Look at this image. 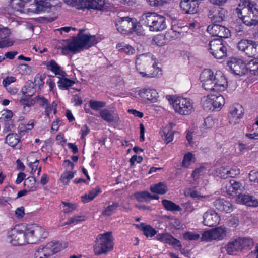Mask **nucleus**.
I'll return each instance as SVG.
<instances>
[{
	"mask_svg": "<svg viewBox=\"0 0 258 258\" xmlns=\"http://www.w3.org/2000/svg\"><path fill=\"white\" fill-rule=\"evenodd\" d=\"M210 97L212 99V101L214 110L216 108H221L224 105L225 100L221 95L216 93L215 94H211Z\"/></svg>",
	"mask_w": 258,
	"mask_h": 258,
	"instance_id": "obj_34",
	"label": "nucleus"
},
{
	"mask_svg": "<svg viewBox=\"0 0 258 258\" xmlns=\"http://www.w3.org/2000/svg\"><path fill=\"white\" fill-rule=\"evenodd\" d=\"M134 197L139 202H148L153 199H159L158 195H151L147 191L137 192L134 194Z\"/></svg>",
	"mask_w": 258,
	"mask_h": 258,
	"instance_id": "obj_26",
	"label": "nucleus"
},
{
	"mask_svg": "<svg viewBox=\"0 0 258 258\" xmlns=\"http://www.w3.org/2000/svg\"><path fill=\"white\" fill-rule=\"evenodd\" d=\"M44 76H42L40 74H37L35 77L33 84L35 87H38V90H40L41 87L43 86L44 84Z\"/></svg>",
	"mask_w": 258,
	"mask_h": 258,
	"instance_id": "obj_51",
	"label": "nucleus"
},
{
	"mask_svg": "<svg viewBox=\"0 0 258 258\" xmlns=\"http://www.w3.org/2000/svg\"><path fill=\"white\" fill-rule=\"evenodd\" d=\"M75 84V82L67 78H60L57 82L58 86L60 89L68 90Z\"/></svg>",
	"mask_w": 258,
	"mask_h": 258,
	"instance_id": "obj_38",
	"label": "nucleus"
},
{
	"mask_svg": "<svg viewBox=\"0 0 258 258\" xmlns=\"http://www.w3.org/2000/svg\"><path fill=\"white\" fill-rule=\"evenodd\" d=\"M162 203L164 208L167 211L174 212L181 210L179 205L176 204L171 201L164 199L162 201Z\"/></svg>",
	"mask_w": 258,
	"mask_h": 258,
	"instance_id": "obj_36",
	"label": "nucleus"
},
{
	"mask_svg": "<svg viewBox=\"0 0 258 258\" xmlns=\"http://www.w3.org/2000/svg\"><path fill=\"white\" fill-rule=\"evenodd\" d=\"M100 114L102 118L108 122H116L119 120L118 114L114 111L104 109L100 112Z\"/></svg>",
	"mask_w": 258,
	"mask_h": 258,
	"instance_id": "obj_24",
	"label": "nucleus"
},
{
	"mask_svg": "<svg viewBox=\"0 0 258 258\" xmlns=\"http://www.w3.org/2000/svg\"><path fill=\"white\" fill-rule=\"evenodd\" d=\"M156 238L157 240L161 242L169 244L171 242V239H173V236L170 234L165 233L157 234Z\"/></svg>",
	"mask_w": 258,
	"mask_h": 258,
	"instance_id": "obj_48",
	"label": "nucleus"
},
{
	"mask_svg": "<svg viewBox=\"0 0 258 258\" xmlns=\"http://www.w3.org/2000/svg\"><path fill=\"white\" fill-rule=\"evenodd\" d=\"M142 230L147 237H153L157 233V231L150 225H145L144 223L141 224Z\"/></svg>",
	"mask_w": 258,
	"mask_h": 258,
	"instance_id": "obj_40",
	"label": "nucleus"
},
{
	"mask_svg": "<svg viewBox=\"0 0 258 258\" xmlns=\"http://www.w3.org/2000/svg\"><path fill=\"white\" fill-rule=\"evenodd\" d=\"M13 113L9 110H4L0 112V121L3 123L12 119Z\"/></svg>",
	"mask_w": 258,
	"mask_h": 258,
	"instance_id": "obj_44",
	"label": "nucleus"
},
{
	"mask_svg": "<svg viewBox=\"0 0 258 258\" xmlns=\"http://www.w3.org/2000/svg\"><path fill=\"white\" fill-rule=\"evenodd\" d=\"M210 96L211 94L206 96H204L201 99V104L203 109L206 111H214V108L212 101V99L211 97H210Z\"/></svg>",
	"mask_w": 258,
	"mask_h": 258,
	"instance_id": "obj_37",
	"label": "nucleus"
},
{
	"mask_svg": "<svg viewBox=\"0 0 258 258\" xmlns=\"http://www.w3.org/2000/svg\"><path fill=\"white\" fill-rule=\"evenodd\" d=\"M235 13L245 25L250 27L258 24V8L255 3L247 1L244 6L240 4Z\"/></svg>",
	"mask_w": 258,
	"mask_h": 258,
	"instance_id": "obj_3",
	"label": "nucleus"
},
{
	"mask_svg": "<svg viewBox=\"0 0 258 258\" xmlns=\"http://www.w3.org/2000/svg\"><path fill=\"white\" fill-rule=\"evenodd\" d=\"M220 216L213 210L206 211L203 215V224L207 226L213 227L219 224Z\"/></svg>",
	"mask_w": 258,
	"mask_h": 258,
	"instance_id": "obj_18",
	"label": "nucleus"
},
{
	"mask_svg": "<svg viewBox=\"0 0 258 258\" xmlns=\"http://www.w3.org/2000/svg\"><path fill=\"white\" fill-rule=\"evenodd\" d=\"M200 79L206 90L223 91L228 86L226 78L220 72L214 74L211 70L205 69L200 74Z\"/></svg>",
	"mask_w": 258,
	"mask_h": 258,
	"instance_id": "obj_2",
	"label": "nucleus"
},
{
	"mask_svg": "<svg viewBox=\"0 0 258 258\" xmlns=\"http://www.w3.org/2000/svg\"><path fill=\"white\" fill-rule=\"evenodd\" d=\"M241 202L250 207H258V199L248 195H241L240 198Z\"/></svg>",
	"mask_w": 258,
	"mask_h": 258,
	"instance_id": "obj_32",
	"label": "nucleus"
},
{
	"mask_svg": "<svg viewBox=\"0 0 258 258\" xmlns=\"http://www.w3.org/2000/svg\"><path fill=\"white\" fill-rule=\"evenodd\" d=\"M244 111L241 105L239 104L232 105L230 108V115H229L230 122L233 121L234 123L238 122V120L243 117Z\"/></svg>",
	"mask_w": 258,
	"mask_h": 258,
	"instance_id": "obj_22",
	"label": "nucleus"
},
{
	"mask_svg": "<svg viewBox=\"0 0 258 258\" xmlns=\"http://www.w3.org/2000/svg\"><path fill=\"white\" fill-rule=\"evenodd\" d=\"M246 65L247 73L249 72L251 75H254V72H256L258 68V62L255 59H251L250 61H247Z\"/></svg>",
	"mask_w": 258,
	"mask_h": 258,
	"instance_id": "obj_46",
	"label": "nucleus"
},
{
	"mask_svg": "<svg viewBox=\"0 0 258 258\" xmlns=\"http://www.w3.org/2000/svg\"><path fill=\"white\" fill-rule=\"evenodd\" d=\"M240 171L239 168L237 167H234L231 168L229 170H227L226 174L227 175L226 177L234 178L240 174Z\"/></svg>",
	"mask_w": 258,
	"mask_h": 258,
	"instance_id": "obj_55",
	"label": "nucleus"
},
{
	"mask_svg": "<svg viewBox=\"0 0 258 258\" xmlns=\"http://www.w3.org/2000/svg\"><path fill=\"white\" fill-rule=\"evenodd\" d=\"M241 249L245 248L246 247H250L253 245V240L251 238H239Z\"/></svg>",
	"mask_w": 258,
	"mask_h": 258,
	"instance_id": "obj_56",
	"label": "nucleus"
},
{
	"mask_svg": "<svg viewBox=\"0 0 258 258\" xmlns=\"http://www.w3.org/2000/svg\"><path fill=\"white\" fill-rule=\"evenodd\" d=\"M183 238L186 240H197L200 238V234L193 232H186L183 234Z\"/></svg>",
	"mask_w": 258,
	"mask_h": 258,
	"instance_id": "obj_53",
	"label": "nucleus"
},
{
	"mask_svg": "<svg viewBox=\"0 0 258 258\" xmlns=\"http://www.w3.org/2000/svg\"><path fill=\"white\" fill-rule=\"evenodd\" d=\"M150 189L152 192L160 195L165 194L168 190L167 184L163 182L151 185Z\"/></svg>",
	"mask_w": 258,
	"mask_h": 258,
	"instance_id": "obj_28",
	"label": "nucleus"
},
{
	"mask_svg": "<svg viewBox=\"0 0 258 258\" xmlns=\"http://www.w3.org/2000/svg\"><path fill=\"white\" fill-rule=\"evenodd\" d=\"M166 97L170 103H172L175 111L179 114L188 115L194 109L193 102L189 98L175 97L171 95H167Z\"/></svg>",
	"mask_w": 258,
	"mask_h": 258,
	"instance_id": "obj_6",
	"label": "nucleus"
},
{
	"mask_svg": "<svg viewBox=\"0 0 258 258\" xmlns=\"http://www.w3.org/2000/svg\"><path fill=\"white\" fill-rule=\"evenodd\" d=\"M36 91V89L34 87L33 82L29 81L27 82L26 85L22 89V92L28 94L29 97L32 96Z\"/></svg>",
	"mask_w": 258,
	"mask_h": 258,
	"instance_id": "obj_42",
	"label": "nucleus"
},
{
	"mask_svg": "<svg viewBox=\"0 0 258 258\" xmlns=\"http://www.w3.org/2000/svg\"><path fill=\"white\" fill-rule=\"evenodd\" d=\"M214 206L217 210L226 213L230 212L232 210V204L224 199H217L214 202Z\"/></svg>",
	"mask_w": 258,
	"mask_h": 258,
	"instance_id": "obj_27",
	"label": "nucleus"
},
{
	"mask_svg": "<svg viewBox=\"0 0 258 258\" xmlns=\"http://www.w3.org/2000/svg\"><path fill=\"white\" fill-rule=\"evenodd\" d=\"M86 6L88 8L101 10L103 9L105 1L104 0H85Z\"/></svg>",
	"mask_w": 258,
	"mask_h": 258,
	"instance_id": "obj_33",
	"label": "nucleus"
},
{
	"mask_svg": "<svg viewBox=\"0 0 258 258\" xmlns=\"http://www.w3.org/2000/svg\"><path fill=\"white\" fill-rule=\"evenodd\" d=\"M232 28L235 31V32L239 35H241L243 33V25L238 22H235L232 25Z\"/></svg>",
	"mask_w": 258,
	"mask_h": 258,
	"instance_id": "obj_60",
	"label": "nucleus"
},
{
	"mask_svg": "<svg viewBox=\"0 0 258 258\" xmlns=\"http://www.w3.org/2000/svg\"><path fill=\"white\" fill-rule=\"evenodd\" d=\"M61 203L64 205L63 210L64 213L71 212L76 208L75 204L63 201H62Z\"/></svg>",
	"mask_w": 258,
	"mask_h": 258,
	"instance_id": "obj_59",
	"label": "nucleus"
},
{
	"mask_svg": "<svg viewBox=\"0 0 258 258\" xmlns=\"http://www.w3.org/2000/svg\"><path fill=\"white\" fill-rule=\"evenodd\" d=\"M54 0H35V4H31L32 7L35 8H29L28 10L35 13H39L47 11L51 7L54 6L56 4L53 3Z\"/></svg>",
	"mask_w": 258,
	"mask_h": 258,
	"instance_id": "obj_17",
	"label": "nucleus"
},
{
	"mask_svg": "<svg viewBox=\"0 0 258 258\" xmlns=\"http://www.w3.org/2000/svg\"><path fill=\"white\" fill-rule=\"evenodd\" d=\"M84 30L80 29L76 37H73L71 41L66 40V44H62L58 49L61 50L64 55L69 54V51L76 53L84 49H87L98 42L95 35L83 34Z\"/></svg>",
	"mask_w": 258,
	"mask_h": 258,
	"instance_id": "obj_1",
	"label": "nucleus"
},
{
	"mask_svg": "<svg viewBox=\"0 0 258 258\" xmlns=\"http://www.w3.org/2000/svg\"><path fill=\"white\" fill-rule=\"evenodd\" d=\"M11 34L10 29L7 27L0 26V48L11 46L14 41L8 37Z\"/></svg>",
	"mask_w": 258,
	"mask_h": 258,
	"instance_id": "obj_21",
	"label": "nucleus"
},
{
	"mask_svg": "<svg viewBox=\"0 0 258 258\" xmlns=\"http://www.w3.org/2000/svg\"><path fill=\"white\" fill-rule=\"evenodd\" d=\"M35 183V178L33 176H30L25 180L24 185L25 187L29 191H34L36 189Z\"/></svg>",
	"mask_w": 258,
	"mask_h": 258,
	"instance_id": "obj_45",
	"label": "nucleus"
},
{
	"mask_svg": "<svg viewBox=\"0 0 258 258\" xmlns=\"http://www.w3.org/2000/svg\"><path fill=\"white\" fill-rule=\"evenodd\" d=\"M189 195H190V196L191 198L199 199V200L201 199L202 198H206L208 197V196H207L201 195L200 192H199L198 191H197L194 189L190 190V192L189 193Z\"/></svg>",
	"mask_w": 258,
	"mask_h": 258,
	"instance_id": "obj_64",
	"label": "nucleus"
},
{
	"mask_svg": "<svg viewBox=\"0 0 258 258\" xmlns=\"http://www.w3.org/2000/svg\"><path fill=\"white\" fill-rule=\"evenodd\" d=\"M226 10L223 8H219L217 10L209 11V18L213 22H220L225 17Z\"/></svg>",
	"mask_w": 258,
	"mask_h": 258,
	"instance_id": "obj_25",
	"label": "nucleus"
},
{
	"mask_svg": "<svg viewBox=\"0 0 258 258\" xmlns=\"http://www.w3.org/2000/svg\"><path fill=\"white\" fill-rule=\"evenodd\" d=\"M90 107L94 110H99L106 106V102L95 100H91L89 101Z\"/></svg>",
	"mask_w": 258,
	"mask_h": 258,
	"instance_id": "obj_47",
	"label": "nucleus"
},
{
	"mask_svg": "<svg viewBox=\"0 0 258 258\" xmlns=\"http://www.w3.org/2000/svg\"><path fill=\"white\" fill-rule=\"evenodd\" d=\"M207 31L212 36L220 38H228L230 36V31L226 27L218 24L209 25Z\"/></svg>",
	"mask_w": 258,
	"mask_h": 258,
	"instance_id": "obj_16",
	"label": "nucleus"
},
{
	"mask_svg": "<svg viewBox=\"0 0 258 258\" xmlns=\"http://www.w3.org/2000/svg\"><path fill=\"white\" fill-rule=\"evenodd\" d=\"M27 3L24 0H13L11 2L12 7L17 11L24 12L23 10Z\"/></svg>",
	"mask_w": 258,
	"mask_h": 258,
	"instance_id": "obj_41",
	"label": "nucleus"
},
{
	"mask_svg": "<svg viewBox=\"0 0 258 258\" xmlns=\"http://www.w3.org/2000/svg\"><path fill=\"white\" fill-rule=\"evenodd\" d=\"M19 136L17 134L9 133L5 138V143L11 147H15L20 142Z\"/></svg>",
	"mask_w": 258,
	"mask_h": 258,
	"instance_id": "obj_35",
	"label": "nucleus"
},
{
	"mask_svg": "<svg viewBox=\"0 0 258 258\" xmlns=\"http://www.w3.org/2000/svg\"><path fill=\"white\" fill-rule=\"evenodd\" d=\"M117 48L119 50L122 52L126 54L127 55H133L135 52V49L129 45H123L122 44H118L117 45Z\"/></svg>",
	"mask_w": 258,
	"mask_h": 258,
	"instance_id": "obj_43",
	"label": "nucleus"
},
{
	"mask_svg": "<svg viewBox=\"0 0 258 258\" xmlns=\"http://www.w3.org/2000/svg\"><path fill=\"white\" fill-rule=\"evenodd\" d=\"M192 156V154L189 152L185 154L184 156L182 162V166L184 167H188L190 165Z\"/></svg>",
	"mask_w": 258,
	"mask_h": 258,
	"instance_id": "obj_58",
	"label": "nucleus"
},
{
	"mask_svg": "<svg viewBox=\"0 0 258 258\" xmlns=\"http://www.w3.org/2000/svg\"><path fill=\"white\" fill-rule=\"evenodd\" d=\"M35 100L40 106L43 107L48 104L47 100L43 96H37L35 97Z\"/></svg>",
	"mask_w": 258,
	"mask_h": 258,
	"instance_id": "obj_61",
	"label": "nucleus"
},
{
	"mask_svg": "<svg viewBox=\"0 0 258 258\" xmlns=\"http://www.w3.org/2000/svg\"><path fill=\"white\" fill-rule=\"evenodd\" d=\"M108 206L104 209L102 212V215L103 216H110L114 213L120 205L118 202H108Z\"/></svg>",
	"mask_w": 258,
	"mask_h": 258,
	"instance_id": "obj_29",
	"label": "nucleus"
},
{
	"mask_svg": "<svg viewBox=\"0 0 258 258\" xmlns=\"http://www.w3.org/2000/svg\"><path fill=\"white\" fill-rule=\"evenodd\" d=\"M46 66L48 70L53 72L56 75H58L64 77L66 75V72L61 69L60 67L54 60L48 62Z\"/></svg>",
	"mask_w": 258,
	"mask_h": 258,
	"instance_id": "obj_30",
	"label": "nucleus"
},
{
	"mask_svg": "<svg viewBox=\"0 0 258 258\" xmlns=\"http://www.w3.org/2000/svg\"><path fill=\"white\" fill-rule=\"evenodd\" d=\"M67 246V243L51 241L40 246L34 253L35 258H51L53 254Z\"/></svg>",
	"mask_w": 258,
	"mask_h": 258,
	"instance_id": "obj_7",
	"label": "nucleus"
},
{
	"mask_svg": "<svg viewBox=\"0 0 258 258\" xmlns=\"http://www.w3.org/2000/svg\"><path fill=\"white\" fill-rule=\"evenodd\" d=\"M113 237L111 231L99 234L96 239L94 246V252L95 255L106 254L113 248Z\"/></svg>",
	"mask_w": 258,
	"mask_h": 258,
	"instance_id": "obj_5",
	"label": "nucleus"
},
{
	"mask_svg": "<svg viewBox=\"0 0 258 258\" xmlns=\"http://www.w3.org/2000/svg\"><path fill=\"white\" fill-rule=\"evenodd\" d=\"M242 187V184L236 181L235 180H231L230 181V186L228 187L229 192H235V194H240L241 191V188Z\"/></svg>",
	"mask_w": 258,
	"mask_h": 258,
	"instance_id": "obj_39",
	"label": "nucleus"
},
{
	"mask_svg": "<svg viewBox=\"0 0 258 258\" xmlns=\"http://www.w3.org/2000/svg\"><path fill=\"white\" fill-rule=\"evenodd\" d=\"M101 192L100 187H97L96 188L92 189L89 191L88 195L90 198V200H93Z\"/></svg>",
	"mask_w": 258,
	"mask_h": 258,
	"instance_id": "obj_62",
	"label": "nucleus"
},
{
	"mask_svg": "<svg viewBox=\"0 0 258 258\" xmlns=\"http://www.w3.org/2000/svg\"><path fill=\"white\" fill-rule=\"evenodd\" d=\"M2 124L4 126L3 132L4 133H7L8 132L12 131L13 128L15 127L13 119H12L11 120H9V121L4 122Z\"/></svg>",
	"mask_w": 258,
	"mask_h": 258,
	"instance_id": "obj_54",
	"label": "nucleus"
},
{
	"mask_svg": "<svg viewBox=\"0 0 258 258\" xmlns=\"http://www.w3.org/2000/svg\"><path fill=\"white\" fill-rule=\"evenodd\" d=\"M74 176V173L71 171H69L64 173L61 175V182L64 184H68L70 180Z\"/></svg>",
	"mask_w": 258,
	"mask_h": 258,
	"instance_id": "obj_57",
	"label": "nucleus"
},
{
	"mask_svg": "<svg viewBox=\"0 0 258 258\" xmlns=\"http://www.w3.org/2000/svg\"><path fill=\"white\" fill-rule=\"evenodd\" d=\"M135 19L128 17L118 18L115 20V26L117 30L123 34H130Z\"/></svg>",
	"mask_w": 258,
	"mask_h": 258,
	"instance_id": "obj_13",
	"label": "nucleus"
},
{
	"mask_svg": "<svg viewBox=\"0 0 258 258\" xmlns=\"http://www.w3.org/2000/svg\"><path fill=\"white\" fill-rule=\"evenodd\" d=\"M64 2L68 5L77 7L79 9L85 8L86 6L85 0H64Z\"/></svg>",
	"mask_w": 258,
	"mask_h": 258,
	"instance_id": "obj_50",
	"label": "nucleus"
},
{
	"mask_svg": "<svg viewBox=\"0 0 258 258\" xmlns=\"http://www.w3.org/2000/svg\"><path fill=\"white\" fill-rule=\"evenodd\" d=\"M249 178L250 181L258 184V171H251L249 173Z\"/></svg>",
	"mask_w": 258,
	"mask_h": 258,
	"instance_id": "obj_63",
	"label": "nucleus"
},
{
	"mask_svg": "<svg viewBox=\"0 0 258 258\" xmlns=\"http://www.w3.org/2000/svg\"><path fill=\"white\" fill-rule=\"evenodd\" d=\"M209 50L212 55L217 59H222L227 56V48L219 39H213L209 44Z\"/></svg>",
	"mask_w": 258,
	"mask_h": 258,
	"instance_id": "obj_10",
	"label": "nucleus"
},
{
	"mask_svg": "<svg viewBox=\"0 0 258 258\" xmlns=\"http://www.w3.org/2000/svg\"><path fill=\"white\" fill-rule=\"evenodd\" d=\"M155 61L154 55L150 53H144L137 56L136 66L137 70L139 71L145 70V67H148Z\"/></svg>",
	"mask_w": 258,
	"mask_h": 258,
	"instance_id": "obj_14",
	"label": "nucleus"
},
{
	"mask_svg": "<svg viewBox=\"0 0 258 258\" xmlns=\"http://www.w3.org/2000/svg\"><path fill=\"white\" fill-rule=\"evenodd\" d=\"M225 236V228L219 227L204 232L201 239L202 241H210L213 240H221Z\"/></svg>",
	"mask_w": 258,
	"mask_h": 258,
	"instance_id": "obj_12",
	"label": "nucleus"
},
{
	"mask_svg": "<svg viewBox=\"0 0 258 258\" xmlns=\"http://www.w3.org/2000/svg\"><path fill=\"white\" fill-rule=\"evenodd\" d=\"M27 243L33 244L39 241L41 238H45L48 233L45 230L37 225L28 226L24 231Z\"/></svg>",
	"mask_w": 258,
	"mask_h": 258,
	"instance_id": "obj_8",
	"label": "nucleus"
},
{
	"mask_svg": "<svg viewBox=\"0 0 258 258\" xmlns=\"http://www.w3.org/2000/svg\"><path fill=\"white\" fill-rule=\"evenodd\" d=\"M145 71H139V74L145 78L158 77L162 75L161 69L157 67V63L154 61L148 67L145 68Z\"/></svg>",
	"mask_w": 258,
	"mask_h": 258,
	"instance_id": "obj_20",
	"label": "nucleus"
},
{
	"mask_svg": "<svg viewBox=\"0 0 258 258\" xmlns=\"http://www.w3.org/2000/svg\"><path fill=\"white\" fill-rule=\"evenodd\" d=\"M246 62L247 60L233 58L228 62L227 66L234 74L242 76L247 73Z\"/></svg>",
	"mask_w": 258,
	"mask_h": 258,
	"instance_id": "obj_11",
	"label": "nucleus"
},
{
	"mask_svg": "<svg viewBox=\"0 0 258 258\" xmlns=\"http://www.w3.org/2000/svg\"><path fill=\"white\" fill-rule=\"evenodd\" d=\"M139 95L144 100H149L152 102L157 101L158 94L154 89L143 88L139 91Z\"/></svg>",
	"mask_w": 258,
	"mask_h": 258,
	"instance_id": "obj_23",
	"label": "nucleus"
},
{
	"mask_svg": "<svg viewBox=\"0 0 258 258\" xmlns=\"http://www.w3.org/2000/svg\"><path fill=\"white\" fill-rule=\"evenodd\" d=\"M238 49L249 57L258 58V43L247 39H242L237 44Z\"/></svg>",
	"mask_w": 258,
	"mask_h": 258,
	"instance_id": "obj_9",
	"label": "nucleus"
},
{
	"mask_svg": "<svg viewBox=\"0 0 258 258\" xmlns=\"http://www.w3.org/2000/svg\"><path fill=\"white\" fill-rule=\"evenodd\" d=\"M164 141L168 144L173 141L174 138V131L169 130V127H166L163 131Z\"/></svg>",
	"mask_w": 258,
	"mask_h": 258,
	"instance_id": "obj_49",
	"label": "nucleus"
},
{
	"mask_svg": "<svg viewBox=\"0 0 258 258\" xmlns=\"http://www.w3.org/2000/svg\"><path fill=\"white\" fill-rule=\"evenodd\" d=\"M180 7L185 14H195L198 10L199 0H181Z\"/></svg>",
	"mask_w": 258,
	"mask_h": 258,
	"instance_id": "obj_19",
	"label": "nucleus"
},
{
	"mask_svg": "<svg viewBox=\"0 0 258 258\" xmlns=\"http://www.w3.org/2000/svg\"><path fill=\"white\" fill-rule=\"evenodd\" d=\"M8 238L10 242L14 246L27 243L24 231L23 230H12L8 233Z\"/></svg>",
	"mask_w": 258,
	"mask_h": 258,
	"instance_id": "obj_15",
	"label": "nucleus"
},
{
	"mask_svg": "<svg viewBox=\"0 0 258 258\" xmlns=\"http://www.w3.org/2000/svg\"><path fill=\"white\" fill-rule=\"evenodd\" d=\"M140 21L143 25L148 27L151 31H161L167 27L166 18L155 13L143 14Z\"/></svg>",
	"mask_w": 258,
	"mask_h": 258,
	"instance_id": "obj_4",
	"label": "nucleus"
},
{
	"mask_svg": "<svg viewBox=\"0 0 258 258\" xmlns=\"http://www.w3.org/2000/svg\"><path fill=\"white\" fill-rule=\"evenodd\" d=\"M241 249V245L239 238L228 242L226 247V251L229 254H232L234 252Z\"/></svg>",
	"mask_w": 258,
	"mask_h": 258,
	"instance_id": "obj_31",
	"label": "nucleus"
},
{
	"mask_svg": "<svg viewBox=\"0 0 258 258\" xmlns=\"http://www.w3.org/2000/svg\"><path fill=\"white\" fill-rule=\"evenodd\" d=\"M131 34L135 33L138 35H142L143 34L144 31L142 29V27L139 23L137 22L136 19H135L134 22V26L131 28Z\"/></svg>",
	"mask_w": 258,
	"mask_h": 258,
	"instance_id": "obj_52",
	"label": "nucleus"
}]
</instances>
